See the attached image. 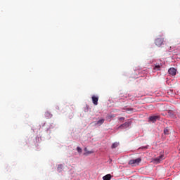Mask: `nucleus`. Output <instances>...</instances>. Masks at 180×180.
Instances as JSON below:
<instances>
[{"instance_id": "nucleus-19", "label": "nucleus", "mask_w": 180, "mask_h": 180, "mask_svg": "<svg viewBox=\"0 0 180 180\" xmlns=\"http://www.w3.org/2000/svg\"><path fill=\"white\" fill-rule=\"evenodd\" d=\"M143 148H147V147H143Z\"/></svg>"}, {"instance_id": "nucleus-12", "label": "nucleus", "mask_w": 180, "mask_h": 180, "mask_svg": "<svg viewBox=\"0 0 180 180\" xmlns=\"http://www.w3.org/2000/svg\"><path fill=\"white\" fill-rule=\"evenodd\" d=\"M117 147H119V143L115 142L114 143H112L111 148H117Z\"/></svg>"}, {"instance_id": "nucleus-2", "label": "nucleus", "mask_w": 180, "mask_h": 180, "mask_svg": "<svg viewBox=\"0 0 180 180\" xmlns=\"http://www.w3.org/2000/svg\"><path fill=\"white\" fill-rule=\"evenodd\" d=\"M164 38H157L155 41V44L158 46V47H161L162 44H164Z\"/></svg>"}, {"instance_id": "nucleus-4", "label": "nucleus", "mask_w": 180, "mask_h": 180, "mask_svg": "<svg viewBox=\"0 0 180 180\" xmlns=\"http://www.w3.org/2000/svg\"><path fill=\"white\" fill-rule=\"evenodd\" d=\"M129 126H130V122H127L121 124L120 126H119L117 129H127V127H129Z\"/></svg>"}, {"instance_id": "nucleus-16", "label": "nucleus", "mask_w": 180, "mask_h": 180, "mask_svg": "<svg viewBox=\"0 0 180 180\" xmlns=\"http://www.w3.org/2000/svg\"><path fill=\"white\" fill-rule=\"evenodd\" d=\"M77 153H82V149L80 147L77 148Z\"/></svg>"}, {"instance_id": "nucleus-10", "label": "nucleus", "mask_w": 180, "mask_h": 180, "mask_svg": "<svg viewBox=\"0 0 180 180\" xmlns=\"http://www.w3.org/2000/svg\"><path fill=\"white\" fill-rule=\"evenodd\" d=\"M84 155H89V154H92V153H94V151H88V149H86V148H84Z\"/></svg>"}, {"instance_id": "nucleus-8", "label": "nucleus", "mask_w": 180, "mask_h": 180, "mask_svg": "<svg viewBox=\"0 0 180 180\" xmlns=\"http://www.w3.org/2000/svg\"><path fill=\"white\" fill-rule=\"evenodd\" d=\"M112 179V175L110 174H106L103 177V180H110Z\"/></svg>"}, {"instance_id": "nucleus-18", "label": "nucleus", "mask_w": 180, "mask_h": 180, "mask_svg": "<svg viewBox=\"0 0 180 180\" xmlns=\"http://www.w3.org/2000/svg\"><path fill=\"white\" fill-rule=\"evenodd\" d=\"M119 120H120L121 122H123V120H124V117H120L118 118Z\"/></svg>"}, {"instance_id": "nucleus-9", "label": "nucleus", "mask_w": 180, "mask_h": 180, "mask_svg": "<svg viewBox=\"0 0 180 180\" xmlns=\"http://www.w3.org/2000/svg\"><path fill=\"white\" fill-rule=\"evenodd\" d=\"M153 70H155V71H160L161 70V65H155L153 68Z\"/></svg>"}, {"instance_id": "nucleus-11", "label": "nucleus", "mask_w": 180, "mask_h": 180, "mask_svg": "<svg viewBox=\"0 0 180 180\" xmlns=\"http://www.w3.org/2000/svg\"><path fill=\"white\" fill-rule=\"evenodd\" d=\"M103 123H105V119H101L98 120L96 124H99V126H101V124H103Z\"/></svg>"}, {"instance_id": "nucleus-1", "label": "nucleus", "mask_w": 180, "mask_h": 180, "mask_svg": "<svg viewBox=\"0 0 180 180\" xmlns=\"http://www.w3.org/2000/svg\"><path fill=\"white\" fill-rule=\"evenodd\" d=\"M141 162V158H139L136 159H132L129 160V165H131L132 167H136V165H139Z\"/></svg>"}, {"instance_id": "nucleus-14", "label": "nucleus", "mask_w": 180, "mask_h": 180, "mask_svg": "<svg viewBox=\"0 0 180 180\" xmlns=\"http://www.w3.org/2000/svg\"><path fill=\"white\" fill-rule=\"evenodd\" d=\"M169 116H170V117H174V112H172V111H169L168 112Z\"/></svg>"}, {"instance_id": "nucleus-7", "label": "nucleus", "mask_w": 180, "mask_h": 180, "mask_svg": "<svg viewBox=\"0 0 180 180\" xmlns=\"http://www.w3.org/2000/svg\"><path fill=\"white\" fill-rule=\"evenodd\" d=\"M91 99L94 105H98V101H99V98H98L96 96H93Z\"/></svg>"}, {"instance_id": "nucleus-3", "label": "nucleus", "mask_w": 180, "mask_h": 180, "mask_svg": "<svg viewBox=\"0 0 180 180\" xmlns=\"http://www.w3.org/2000/svg\"><path fill=\"white\" fill-rule=\"evenodd\" d=\"M156 120H160V115H153L149 117V121L152 122V123H155Z\"/></svg>"}, {"instance_id": "nucleus-5", "label": "nucleus", "mask_w": 180, "mask_h": 180, "mask_svg": "<svg viewBox=\"0 0 180 180\" xmlns=\"http://www.w3.org/2000/svg\"><path fill=\"white\" fill-rule=\"evenodd\" d=\"M162 160H164V155H161L159 157L155 158L154 162H155V164H160Z\"/></svg>"}, {"instance_id": "nucleus-6", "label": "nucleus", "mask_w": 180, "mask_h": 180, "mask_svg": "<svg viewBox=\"0 0 180 180\" xmlns=\"http://www.w3.org/2000/svg\"><path fill=\"white\" fill-rule=\"evenodd\" d=\"M169 74H170V75H176V69L174 68H170L168 70Z\"/></svg>"}, {"instance_id": "nucleus-13", "label": "nucleus", "mask_w": 180, "mask_h": 180, "mask_svg": "<svg viewBox=\"0 0 180 180\" xmlns=\"http://www.w3.org/2000/svg\"><path fill=\"white\" fill-rule=\"evenodd\" d=\"M126 112L128 113H133L134 112V109L133 108H127Z\"/></svg>"}, {"instance_id": "nucleus-17", "label": "nucleus", "mask_w": 180, "mask_h": 180, "mask_svg": "<svg viewBox=\"0 0 180 180\" xmlns=\"http://www.w3.org/2000/svg\"><path fill=\"white\" fill-rule=\"evenodd\" d=\"M63 168V165H59L58 167V169L60 170Z\"/></svg>"}, {"instance_id": "nucleus-15", "label": "nucleus", "mask_w": 180, "mask_h": 180, "mask_svg": "<svg viewBox=\"0 0 180 180\" xmlns=\"http://www.w3.org/2000/svg\"><path fill=\"white\" fill-rule=\"evenodd\" d=\"M164 133H165V134H169V130H168L167 129H165Z\"/></svg>"}]
</instances>
